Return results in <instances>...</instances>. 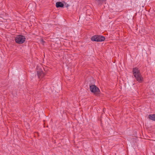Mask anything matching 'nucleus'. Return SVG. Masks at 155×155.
Returning <instances> with one entry per match:
<instances>
[{"instance_id": "3", "label": "nucleus", "mask_w": 155, "mask_h": 155, "mask_svg": "<svg viewBox=\"0 0 155 155\" xmlns=\"http://www.w3.org/2000/svg\"><path fill=\"white\" fill-rule=\"evenodd\" d=\"M105 37L101 35H95L91 38V40L97 42L102 41H104Z\"/></svg>"}, {"instance_id": "1", "label": "nucleus", "mask_w": 155, "mask_h": 155, "mask_svg": "<svg viewBox=\"0 0 155 155\" xmlns=\"http://www.w3.org/2000/svg\"><path fill=\"white\" fill-rule=\"evenodd\" d=\"M133 72L136 80L139 82H141L143 80V77L141 76L139 70L137 68H133Z\"/></svg>"}, {"instance_id": "6", "label": "nucleus", "mask_w": 155, "mask_h": 155, "mask_svg": "<svg viewBox=\"0 0 155 155\" xmlns=\"http://www.w3.org/2000/svg\"><path fill=\"white\" fill-rule=\"evenodd\" d=\"M56 5L57 8L63 7L64 5L61 2H58L56 3Z\"/></svg>"}, {"instance_id": "8", "label": "nucleus", "mask_w": 155, "mask_h": 155, "mask_svg": "<svg viewBox=\"0 0 155 155\" xmlns=\"http://www.w3.org/2000/svg\"><path fill=\"white\" fill-rule=\"evenodd\" d=\"M69 6V5L68 4H67L66 3L65 4V7L66 8H68Z\"/></svg>"}, {"instance_id": "5", "label": "nucleus", "mask_w": 155, "mask_h": 155, "mask_svg": "<svg viewBox=\"0 0 155 155\" xmlns=\"http://www.w3.org/2000/svg\"><path fill=\"white\" fill-rule=\"evenodd\" d=\"M37 73L38 75L39 78H42L45 76V74L42 70H38L37 71Z\"/></svg>"}, {"instance_id": "2", "label": "nucleus", "mask_w": 155, "mask_h": 155, "mask_svg": "<svg viewBox=\"0 0 155 155\" xmlns=\"http://www.w3.org/2000/svg\"><path fill=\"white\" fill-rule=\"evenodd\" d=\"M25 38L24 36L21 35H19L16 37L15 41L17 43L22 44L25 41Z\"/></svg>"}, {"instance_id": "4", "label": "nucleus", "mask_w": 155, "mask_h": 155, "mask_svg": "<svg viewBox=\"0 0 155 155\" xmlns=\"http://www.w3.org/2000/svg\"><path fill=\"white\" fill-rule=\"evenodd\" d=\"M90 91L95 94H99L100 90L95 85H90Z\"/></svg>"}, {"instance_id": "7", "label": "nucleus", "mask_w": 155, "mask_h": 155, "mask_svg": "<svg viewBox=\"0 0 155 155\" xmlns=\"http://www.w3.org/2000/svg\"><path fill=\"white\" fill-rule=\"evenodd\" d=\"M149 118L153 120H155V114L149 115L148 116Z\"/></svg>"}]
</instances>
